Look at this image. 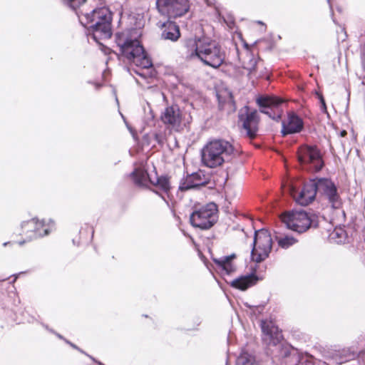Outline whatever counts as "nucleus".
I'll list each match as a JSON object with an SVG mask.
<instances>
[{
  "label": "nucleus",
  "instance_id": "1",
  "mask_svg": "<svg viewBox=\"0 0 365 365\" xmlns=\"http://www.w3.org/2000/svg\"><path fill=\"white\" fill-rule=\"evenodd\" d=\"M81 24L85 26L88 36L98 43L108 39L112 36V14L108 8L103 6L93 9L91 13L78 14Z\"/></svg>",
  "mask_w": 365,
  "mask_h": 365
},
{
  "label": "nucleus",
  "instance_id": "2",
  "mask_svg": "<svg viewBox=\"0 0 365 365\" xmlns=\"http://www.w3.org/2000/svg\"><path fill=\"white\" fill-rule=\"evenodd\" d=\"M234 148L228 141L220 139L212 140L202 149V162L208 168H217L230 160Z\"/></svg>",
  "mask_w": 365,
  "mask_h": 365
},
{
  "label": "nucleus",
  "instance_id": "3",
  "mask_svg": "<svg viewBox=\"0 0 365 365\" xmlns=\"http://www.w3.org/2000/svg\"><path fill=\"white\" fill-rule=\"evenodd\" d=\"M118 45L122 55L136 66L142 68H149L153 66L151 60L137 39H127L123 43H120L119 40Z\"/></svg>",
  "mask_w": 365,
  "mask_h": 365
},
{
  "label": "nucleus",
  "instance_id": "4",
  "mask_svg": "<svg viewBox=\"0 0 365 365\" xmlns=\"http://www.w3.org/2000/svg\"><path fill=\"white\" fill-rule=\"evenodd\" d=\"M282 222L286 227L298 233H303L311 227H317L315 216L304 210H292L281 216Z\"/></svg>",
  "mask_w": 365,
  "mask_h": 365
},
{
  "label": "nucleus",
  "instance_id": "5",
  "mask_svg": "<svg viewBox=\"0 0 365 365\" xmlns=\"http://www.w3.org/2000/svg\"><path fill=\"white\" fill-rule=\"evenodd\" d=\"M297 158L302 169L309 172H318L324 162L319 150L314 146L302 145L297 151Z\"/></svg>",
  "mask_w": 365,
  "mask_h": 365
},
{
  "label": "nucleus",
  "instance_id": "6",
  "mask_svg": "<svg viewBox=\"0 0 365 365\" xmlns=\"http://www.w3.org/2000/svg\"><path fill=\"white\" fill-rule=\"evenodd\" d=\"M217 208L215 203H209L200 210L193 212L190 217L191 225L201 230L212 227L217 221Z\"/></svg>",
  "mask_w": 365,
  "mask_h": 365
},
{
  "label": "nucleus",
  "instance_id": "7",
  "mask_svg": "<svg viewBox=\"0 0 365 365\" xmlns=\"http://www.w3.org/2000/svg\"><path fill=\"white\" fill-rule=\"evenodd\" d=\"M272 247V239L267 230L255 231L251 251L252 259L257 263L262 262L269 256Z\"/></svg>",
  "mask_w": 365,
  "mask_h": 365
},
{
  "label": "nucleus",
  "instance_id": "8",
  "mask_svg": "<svg viewBox=\"0 0 365 365\" xmlns=\"http://www.w3.org/2000/svg\"><path fill=\"white\" fill-rule=\"evenodd\" d=\"M198 58L204 64L217 68L224 63L225 53L217 43L205 38Z\"/></svg>",
  "mask_w": 365,
  "mask_h": 365
},
{
  "label": "nucleus",
  "instance_id": "9",
  "mask_svg": "<svg viewBox=\"0 0 365 365\" xmlns=\"http://www.w3.org/2000/svg\"><path fill=\"white\" fill-rule=\"evenodd\" d=\"M314 180L317 193L327 199L332 208H340L342 200L334 182L331 179L325 178H316Z\"/></svg>",
  "mask_w": 365,
  "mask_h": 365
},
{
  "label": "nucleus",
  "instance_id": "10",
  "mask_svg": "<svg viewBox=\"0 0 365 365\" xmlns=\"http://www.w3.org/2000/svg\"><path fill=\"white\" fill-rule=\"evenodd\" d=\"M282 187L284 192H287L298 204L302 206L308 205L314 201L317 193L314 179L304 184L299 192L291 182L283 184Z\"/></svg>",
  "mask_w": 365,
  "mask_h": 365
},
{
  "label": "nucleus",
  "instance_id": "11",
  "mask_svg": "<svg viewBox=\"0 0 365 365\" xmlns=\"http://www.w3.org/2000/svg\"><path fill=\"white\" fill-rule=\"evenodd\" d=\"M158 11L169 19L185 15L190 9L188 0H156Z\"/></svg>",
  "mask_w": 365,
  "mask_h": 365
},
{
  "label": "nucleus",
  "instance_id": "12",
  "mask_svg": "<svg viewBox=\"0 0 365 365\" xmlns=\"http://www.w3.org/2000/svg\"><path fill=\"white\" fill-rule=\"evenodd\" d=\"M239 120L250 138H255L258 130L259 117L257 110L250 111L247 106L240 110Z\"/></svg>",
  "mask_w": 365,
  "mask_h": 365
},
{
  "label": "nucleus",
  "instance_id": "13",
  "mask_svg": "<svg viewBox=\"0 0 365 365\" xmlns=\"http://www.w3.org/2000/svg\"><path fill=\"white\" fill-rule=\"evenodd\" d=\"M162 122L170 129L179 131L182 123V112L177 104L165 107L160 115Z\"/></svg>",
  "mask_w": 365,
  "mask_h": 365
},
{
  "label": "nucleus",
  "instance_id": "14",
  "mask_svg": "<svg viewBox=\"0 0 365 365\" xmlns=\"http://www.w3.org/2000/svg\"><path fill=\"white\" fill-rule=\"evenodd\" d=\"M262 332V341L268 346H276L283 336L279 327L275 325L274 321H261Z\"/></svg>",
  "mask_w": 365,
  "mask_h": 365
},
{
  "label": "nucleus",
  "instance_id": "15",
  "mask_svg": "<svg viewBox=\"0 0 365 365\" xmlns=\"http://www.w3.org/2000/svg\"><path fill=\"white\" fill-rule=\"evenodd\" d=\"M23 232L28 235L29 240L37 237H43L50 232L48 227H46L45 222H38L33 218L29 221L24 222L21 225Z\"/></svg>",
  "mask_w": 365,
  "mask_h": 365
},
{
  "label": "nucleus",
  "instance_id": "16",
  "mask_svg": "<svg viewBox=\"0 0 365 365\" xmlns=\"http://www.w3.org/2000/svg\"><path fill=\"white\" fill-rule=\"evenodd\" d=\"M282 135L283 136L298 133L302 131L304 128L302 119L294 112L287 113V120L282 123Z\"/></svg>",
  "mask_w": 365,
  "mask_h": 365
},
{
  "label": "nucleus",
  "instance_id": "17",
  "mask_svg": "<svg viewBox=\"0 0 365 365\" xmlns=\"http://www.w3.org/2000/svg\"><path fill=\"white\" fill-rule=\"evenodd\" d=\"M282 100L274 96H261L257 99V103L260 108L261 112L267 115L273 120L278 121L281 118L280 114L272 115V107H275L282 103Z\"/></svg>",
  "mask_w": 365,
  "mask_h": 365
},
{
  "label": "nucleus",
  "instance_id": "18",
  "mask_svg": "<svg viewBox=\"0 0 365 365\" xmlns=\"http://www.w3.org/2000/svg\"><path fill=\"white\" fill-rule=\"evenodd\" d=\"M204 177L205 176L200 173H195L187 175L180 182L179 190L186 191L206 185L207 182Z\"/></svg>",
  "mask_w": 365,
  "mask_h": 365
},
{
  "label": "nucleus",
  "instance_id": "19",
  "mask_svg": "<svg viewBox=\"0 0 365 365\" xmlns=\"http://www.w3.org/2000/svg\"><path fill=\"white\" fill-rule=\"evenodd\" d=\"M262 63L259 58L252 53H248L246 59L243 61V68L248 71L250 78H261L264 76L262 71H258L259 66Z\"/></svg>",
  "mask_w": 365,
  "mask_h": 365
},
{
  "label": "nucleus",
  "instance_id": "20",
  "mask_svg": "<svg viewBox=\"0 0 365 365\" xmlns=\"http://www.w3.org/2000/svg\"><path fill=\"white\" fill-rule=\"evenodd\" d=\"M285 363L287 365H314L308 356L299 354L293 348H286L284 351Z\"/></svg>",
  "mask_w": 365,
  "mask_h": 365
},
{
  "label": "nucleus",
  "instance_id": "21",
  "mask_svg": "<svg viewBox=\"0 0 365 365\" xmlns=\"http://www.w3.org/2000/svg\"><path fill=\"white\" fill-rule=\"evenodd\" d=\"M205 38H190L184 40L183 46L185 48L187 57L190 58L197 57L200 53L201 47H202Z\"/></svg>",
  "mask_w": 365,
  "mask_h": 365
},
{
  "label": "nucleus",
  "instance_id": "22",
  "mask_svg": "<svg viewBox=\"0 0 365 365\" xmlns=\"http://www.w3.org/2000/svg\"><path fill=\"white\" fill-rule=\"evenodd\" d=\"M161 37L165 40L176 41L180 37L179 26L171 21H168L162 24Z\"/></svg>",
  "mask_w": 365,
  "mask_h": 365
},
{
  "label": "nucleus",
  "instance_id": "23",
  "mask_svg": "<svg viewBox=\"0 0 365 365\" xmlns=\"http://www.w3.org/2000/svg\"><path fill=\"white\" fill-rule=\"evenodd\" d=\"M257 281L258 277L255 274H250L240 276L232 280L230 285L234 288L244 291L255 284Z\"/></svg>",
  "mask_w": 365,
  "mask_h": 365
},
{
  "label": "nucleus",
  "instance_id": "24",
  "mask_svg": "<svg viewBox=\"0 0 365 365\" xmlns=\"http://www.w3.org/2000/svg\"><path fill=\"white\" fill-rule=\"evenodd\" d=\"M236 257L235 254L229 256L214 259V262L227 274H230L235 270V267L232 264V260Z\"/></svg>",
  "mask_w": 365,
  "mask_h": 365
},
{
  "label": "nucleus",
  "instance_id": "25",
  "mask_svg": "<svg viewBox=\"0 0 365 365\" xmlns=\"http://www.w3.org/2000/svg\"><path fill=\"white\" fill-rule=\"evenodd\" d=\"M131 175L134 182L139 186H145L152 180L147 171L141 168H135Z\"/></svg>",
  "mask_w": 365,
  "mask_h": 365
},
{
  "label": "nucleus",
  "instance_id": "26",
  "mask_svg": "<svg viewBox=\"0 0 365 365\" xmlns=\"http://www.w3.org/2000/svg\"><path fill=\"white\" fill-rule=\"evenodd\" d=\"M236 365H259L255 356L247 353L242 352L236 360Z\"/></svg>",
  "mask_w": 365,
  "mask_h": 365
},
{
  "label": "nucleus",
  "instance_id": "27",
  "mask_svg": "<svg viewBox=\"0 0 365 365\" xmlns=\"http://www.w3.org/2000/svg\"><path fill=\"white\" fill-rule=\"evenodd\" d=\"M150 182L167 192L170 188L169 178L167 176L157 177L155 181L150 180Z\"/></svg>",
  "mask_w": 365,
  "mask_h": 365
},
{
  "label": "nucleus",
  "instance_id": "28",
  "mask_svg": "<svg viewBox=\"0 0 365 365\" xmlns=\"http://www.w3.org/2000/svg\"><path fill=\"white\" fill-rule=\"evenodd\" d=\"M278 245L283 249H288L289 247L297 243V240L289 235L276 236Z\"/></svg>",
  "mask_w": 365,
  "mask_h": 365
},
{
  "label": "nucleus",
  "instance_id": "29",
  "mask_svg": "<svg viewBox=\"0 0 365 365\" xmlns=\"http://www.w3.org/2000/svg\"><path fill=\"white\" fill-rule=\"evenodd\" d=\"M64 4L73 10L79 9L87 0H63Z\"/></svg>",
  "mask_w": 365,
  "mask_h": 365
},
{
  "label": "nucleus",
  "instance_id": "30",
  "mask_svg": "<svg viewBox=\"0 0 365 365\" xmlns=\"http://www.w3.org/2000/svg\"><path fill=\"white\" fill-rule=\"evenodd\" d=\"M361 62H362L363 69L365 71V43H364V46H363L362 51H361Z\"/></svg>",
  "mask_w": 365,
  "mask_h": 365
},
{
  "label": "nucleus",
  "instance_id": "31",
  "mask_svg": "<svg viewBox=\"0 0 365 365\" xmlns=\"http://www.w3.org/2000/svg\"><path fill=\"white\" fill-rule=\"evenodd\" d=\"M64 341L68 344H69L72 348L75 349H77L78 351H79L81 353H84V351L83 350H81L80 348H78L76 344H73L72 342L68 341L67 339H64Z\"/></svg>",
  "mask_w": 365,
  "mask_h": 365
},
{
  "label": "nucleus",
  "instance_id": "32",
  "mask_svg": "<svg viewBox=\"0 0 365 365\" xmlns=\"http://www.w3.org/2000/svg\"><path fill=\"white\" fill-rule=\"evenodd\" d=\"M155 140L159 143H161L162 141H161V136L159 135V134H155Z\"/></svg>",
  "mask_w": 365,
  "mask_h": 365
},
{
  "label": "nucleus",
  "instance_id": "33",
  "mask_svg": "<svg viewBox=\"0 0 365 365\" xmlns=\"http://www.w3.org/2000/svg\"><path fill=\"white\" fill-rule=\"evenodd\" d=\"M322 110L327 113V106H326V103H325V101H323L322 103Z\"/></svg>",
  "mask_w": 365,
  "mask_h": 365
},
{
  "label": "nucleus",
  "instance_id": "34",
  "mask_svg": "<svg viewBox=\"0 0 365 365\" xmlns=\"http://www.w3.org/2000/svg\"><path fill=\"white\" fill-rule=\"evenodd\" d=\"M346 130H341V133H340V135H341V137H344V136H346Z\"/></svg>",
  "mask_w": 365,
  "mask_h": 365
},
{
  "label": "nucleus",
  "instance_id": "35",
  "mask_svg": "<svg viewBox=\"0 0 365 365\" xmlns=\"http://www.w3.org/2000/svg\"><path fill=\"white\" fill-rule=\"evenodd\" d=\"M319 100H320L321 104L322 103L323 101H325L324 98H323V96H322V95L320 94L319 96Z\"/></svg>",
  "mask_w": 365,
  "mask_h": 365
},
{
  "label": "nucleus",
  "instance_id": "36",
  "mask_svg": "<svg viewBox=\"0 0 365 365\" xmlns=\"http://www.w3.org/2000/svg\"><path fill=\"white\" fill-rule=\"evenodd\" d=\"M230 101L231 103H234L233 102V99H232V96L231 93H230Z\"/></svg>",
  "mask_w": 365,
  "mask_h": 365
},
{
  "label": "nucleus",
  "instance_id": "37",
  "mask_svg": "<svg viewBox=\"0 0 365 365\" xmlns=\"http://www.w3.org/2000/svg\"><path fill=\"white\" fill-rule=\"evenodd\" d=\"M327 1H328L329 4H330V0H327ZM329 6H330V9H331V12H333L331 5L329 4Z\"/></svg>",
  "mask_w": 365,
  "mask_h": 365
},
{
  "label": "nucleus",
  "instance_id": "38",
  "mask_svg": "<svg viewBox=\"0 0 365 365\" xmlns=\"http://www.w3.org/2000/svg\"><path fill=\"white\" fill-rule=\"evenodd\" d=\"M57 336H58L59 339H63V336H62L61 334H57Z\"/></svg>",
  "mask_w": 365,
  "mask_h": 365
},
{
  "label": "nucleus",
  "instance_id": "39",
  "mask_svg": "<svg viewBox=\"0 0 365 365\" xmlns=\"http://www.w3.org/2000/svg\"><path fill=\"white\" fill-rule=\"evenodd\" d=\"M24 243V241H23V242H19V245H23Z\"/></svg>",
  "mask_w": 365,
  "mask_h": 365
},
{
  "label": "nucleus",
  "instance_id": "40",
  "mask_svg": "<svg viewBox=\"0 0 365 365\" xmlns=\"http://www.w3.org/2000/svg\"><path fill=\"white\" fill-rule=\"evenodd\" d=\"M258 24H263V23L262 21H258Z\"/></svg>",
  "mask_w": 365,
  "mask_h": 365
},
{
  "label": "nucleus",
  "instance_id": "41",
  "mask_svg": "<svg viewBox=\"0 0 365 365\" xmlns=\"http://www.w3.org/2000/svg\"><path fill=\"white\" fill-rule=\"evenodd\" d=\"M362 84L365 85V80L362 81Z\"/></svg>",
  "mask_w": 365,
  "mask_h": 365
}]
</instances>
